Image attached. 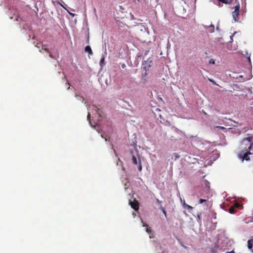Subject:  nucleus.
Instances as JSON below:
<instances>
[{
    "label": "nucleus",
    "instance_id": "27",
    "mask_svg": "<svg viewBox=\"0 0 253 253\" xmlns=\"http://www.w3.org/2000/svg\"><path fill=\"white\" fill-rule=\"evenodd\" d=\"M209 80H210V82H211L212 84H215V83L213 81H212V80H210V79Z\"/></svg>",
    "mask_w": 253,
    "mask_h": 253
},
{
    "label": "nucleus",
    "instance_id": "4",
    "mask_svg": "<svg viewBox=\"0 0 253 253\" xmlns=\"http://www.w3.org/2000/svg\"><path fill=\"white\" fill-rule=\"evenodd\" d=\"M152 65V61L150 59H148L146 61H145L143 64L142 66V70L148 71L149 69Z\"/></svg>",
    "mask_w": 253,
    "mask_h": 253
},
{
    "label": "nucleus",
    "instance_id": "30",
    "mask_svg": "<svg viewBox=\"0 0 253 253\" xmlns=\"http://www.w3.org/2000/svg\"><path fill=\"white\" fill-rule=\"evenodd\" d=\"M176 155V158H178L179 157V156H178V154H175Z\"/></svg>",
    "mask_w": 253,
    "mask_h": 253
},
{
    "label": "nucleus",
    "instance_id": "26",
    "mask_svg": "<svg viewBox=\"0 0 253 253\" xmlns=\"http://www.w3.org/2000/svg\"><path fill=\"white\" fill-rule=\"evenodd\" d=\"M157 202L160 204L162 203V201H159L158 199L157 200Z\"/></svg>",
    "mask_w": 253,
    "mask_h": 253
},
{
    "label": "nucleus",
    "instance_id": "3",
    "mask_svg": "<svg viewBox=\"0 0 253 253\" xmlns=\"http://www.w3.org/2000/svg\"><path fill=\"white\" fill-rule=\"evenodd\" d=\"M132 162L133 164L137 166V168H138V169L139 171H141L142 166H141V161H140L139 158H138V159H137V158L135 156L133 155L132 156Z\"/></svg>",
    "mask_w": 253,
    "mask_h": 253
},
{
    "label": "nucleus",
    "instance_id": "11",
    "mask_svg": "<svg viewBox=\"0 0 253 253\" xmlns=\"http://www.w3.org/2000/svg\"><path fill=\"white\" fill-rule=\"evenodd\" d=\"M143 223V226L146 227V231L148 233H151V230L150 228L148 227V225L147 224H146V223H144V222Z\"/></svg>",
    "mask_w": 253,
    "mask_h": 253
},
{
    "label": "nucleus",
    "instance_id": "22",
    "mask_svg": "<svg viewBox=\"0 0 253 253\" xmlns=\"http://www.w3.org/2000/svg\"><path fill=\"white\" fill-rule=\"evenodd\" d=\"M216 127L219 128V129H222V130L225 129V128L223 126H216Z\"/></svg>",
    "mask_w": 253,
    "mask_h": 253
},
{
    "label": "nucleus",
    "instance_id": "18",
    "mask_svg": "<svg viewBox=\"0 0 253 253\" xmlns=\"http://www.w3.org/2000/svg\"><path fill=\"white\" fill-rule=\"evenodd\" d=\"M218 0L219 1L222 2L225 4L229 3V0Z\"/></svg>",
    "mask_w": 253,
    "mask_h": 253
},
{
    "label": "nucleus",
    "instance_id": "12",
    "mask_svg": "<svg viewBox=\"0 0 253 253\" xmlns=\"http://www.w3.org/2000/svg\"><path fill=\"white\" fill-rule=\"evenodd\" d=\"M183 206L184 208H186L187 209H188L189 210H191L193 209V207H191V206L186 204L184 201Z\"/></svg>",
    "mask_w": 253,
    "mask_h": 253
},
{
    "label": "nucleus",
    "instance_id": "14",
    "mask_svg": "<svg viewBox=\"0 0 253 253\" xmlns=\"http://www.w3.org/2000/svg\"><path fill=\"white\" fill-rule=\"evenodd\" d=\"M92 107L93 109L97 113V114H98L99 116H101L100 109L95 106H92Z\"/></svg>",
    "mask_w": 253,
    "mask_h": 253
},
{
    "label": "nucleus",
    "instance_id": "15",
    "mask_svg": "<svg viewBox=\"0 0 253 253\" xmlns=\"http://www.w3.org/2000/svg\"><path fill=\"white\" fill-rule=\"evenodd\" d=\"M214 25L211 24V26H210L209 32L211 33L213 32L214 31Z\"/></svg>",
    "mask_w": 253,
    "mask_h": 253
},
{
    "label": "nucleus",
    "instance_id": "6",
    "mask_svg": "<svg viewBox=\"0 0 253 253\" xmlns=\"http://www.w3.org/2000/svg\"><path fill=\"white\" fill-rule=\"evenodd\" d=\"M142 78L141 81L143 84L146 83L147 82V71L142 70Z\"/></svg>",
    "mask_w": 253,
    "mask_h": 253
},
{
    "label": "nucleus",
    "instance_id": "5",
    "mask_svg": "<svg viewBox=\"0 0 253 253\" xmlns=\"http://www.w3.org/2000/svg\"><path fill=\"white\" fill-rule=\"evenodd\" d=\"M129 204L131 208L135 211H137L139 210V203L137 200H134L133 202L130 201Z\"/></svg>",
    "mask_w": 253,
    "mask_h": 253
},
{
    "label": "nucleus",
    "instance_id": "21",
    "mask_svg": "<svg viewBox=\"0 0 253 253\" xmlns=\"http://www.w3.org/2000/svg\"><path fill=\"white\" fill-rule=\"evenodd\" d=\"M247 56L248 57V59L249 61L251 63L250 54L248 55V53H247Z\"/></svg>",
    "mask_w": 253,
    "mask_h": 253
},
{
    "label": "nucleus",
    "instance_id": "28",
    "mask_svg": "<svg viewBox=\"0 0 253 253\" xmlns=\"http://www.w3.org/2000/svg\"><path fill=\"white\" fill-rule=\"evenodd\" d=\"M210 63H212V64H214V61H210Z\"/></svg>",
    "mask_w": 253,
    "mask_h": 253
},
{
    "label": "nucleus",
    "instance_id": "31",
    "mask_svg": "<svg viewBox=\"0 0 253 253\" xmlns=\"http://www.w3.org/2000/svg\"><path fill=\"white\" fill-rule=\"evenodd\" d=\"M198 218L199 219H200V216H199V215H198Z\"/></svg>",
    "mask_w": 253,
    "mask_h": 253
},
{
    "label": "nucleus",
    "instance_id": "7",
    "mask_svg": "<svg viewBox=\"0 0 253 253\" xmlns=\"http://www.w3.org/2000/svg\"><path fill=\"white\" fill-rule=\"evenodd\" d=\"M241 207V205L239 204H236L235 205V207H231L229 209V211L230 213H234L236 212V208H238Z\"/></svg>",
    "mask_w": 253,
    "mask_h": 253
},
{
    "label": "nucleus",
    "instance_id": "9",
    "mask_svg": "<svg viewBox=\"0 0 253 253\" xmlns=\"http://www.w3.org/2000/svg\"><path fill=\"white\" fill-rule=\"evenodd\" d=\"M253 246V238L251 239L248 241V248L250 250H252Z\"/></svg>",
    "mask_w": 253,
    "mask_h": 253
},
{
    "label": "nucleus",
    "instance_id": "13",
    "mask_svg": "<svg viewBox=\"0 0 253 253\" xmlns=\"http://www.w3.org/2000/svg\"><path fill=\"white\" fill-rule=\"evenodd\" d=\"M205 198V199H200L198 202L199 204H202L204 202H207L209 198L208 196Z\"/></svg>",
    "mask_w": 253,
    "mask_h": 253
},
{
    "label": "nucleus",
    "instance_id": "10",
    "mask_svg": "<svg viewBox=\"0 0 253 253\" xmlns=\"http://www.w3.org/2000/svg\"><path fill=\"white\" fill-rule=\"evenodd\" d=\"M100 65L101 67H103L105 65V57L103 56L100 61Z\"/></svg>",
    "mask_w": 253,
    "mask_h": 253
},
{
    "label": "nucleus",
    "instance_id": "17",
    "mask_svg": "<svg viewBox=\"0 0 253 253\" xmlns=\"http://www.w3.org/2000/svg\"><path fill=\"white\" fill-rule=\"evenodd\" d=\"M45 45H43L42 46V49L44 50V51H46L48 53H49V50L47 48H45Z\"/></svg>",
    "mask_w": 253,
    "mask_h": 253
},
{
    "label": "nucleus",
    "instance_id": "29",
    "mask_svg": "<svg viewBox=\"0 0 253 253\" xmlns=\"http://www.w3.org/2000/svg\"><path fill=\"white\" fill-rule=\"evenodd\" d=\"M232 38H233V36H230V38H231V40H233Z\"/></svg>",
    "mask_w": 253,
    "mask_h": 253
},
{
    "label": "nucleus",
    "instance_id": "20",
    "mask_svg": "<svg viewBox=\"0 0 253 253\" xmlns=\"http://www.w3.org/2000/svg\"><path fill=\"white\" fill-rule=\"evenodd\" d=\"M75 96H76V97L77 99H79L80 98H81V99H83V101L84 100V98H83V97L82 96H80V95H77V94H76Z\"/></svg>",
    "mask_w": 253,
    "mask_h": 253
},
{
    "label": "nucleus",
    "instance_id": "1",
    "mask_svg": "<svg viewBox=\"0 0 253 253\" xmlns=\"http://www.w3.org/2000/svg\"><path fill=\"white\" fill-rule=\"evenodd\" d=\"M252 140H253V137L250 136V137H248L247 138H244L242 140L243 143H244L246 141H247V142H248L247 145H249L248 149H246L245 151H244L243 150L242 151V152H241L239 155L240 158L242 159V161H244V160H245L246 161H249L250 160V158L249 157V155L252 154V153L251 152H250V151L251 150L252 146Z\"/></svg>",
    "mask_w": 253,
    "mask_h": 253
},
{
    "label": "nucleus",
    "instance_id": "16",
    "mask_svg": "<svg viewBox=\"0 0 253 253\" xmlns=\"http://www.w3.org/2000/svg\"><path fill=\"white\" fill-rule=\"evenodd\" d=\"M90 117H91L90 114V113H88V115H87V120L89 121V124H90V125L91 126H92V125L91 124V122L90 121Z\"/></svg>",
    "mask_w": 253,
    "mask_h": 253
},
{
    "label": "nucleus",
    "instance_id": "25",
    "mask_svg": "<svg viewBox=\"0 0 253 253\" xmlns=\"http://www.w3.org/2000/svg\"><path fill=\"white\" fill-rule=\"evenodd\" d=\"M49 57H51V58H53V56L52 55V54L49 52Z\"/></svg>",
    "mask_w": 253,
    "mask_h": 253
},
{
    "label": "nucleus",
    "instance_id": "23",
    "mask_svg": "<svg viewBox=\"0 0 253 253\" xmlns=\"http://www.w3.org/2000/svg\"><path fill=\"white\" fill-rule=\"evenodd\" d=\"M126 67V66L125 64L124 63V64H122V68L124 69Z\"/></svg>",
    "mask_w": 253,
    "mask_h": 253
},
{
    "label": "nucleus",
    "instance_id": "2",
    "mask_svg": "<svg viewBox=\"0 0 253 253\" xmlns=\"http://www.w3.org/2000/svg\"><path fill=\"white\" fill-rule=\"evenodd\" d=\"M240 5L239 2L234 7V10L232 12V17L235 22H238L239 20V14L240 10Z\"/></svg>",
    "mask_w": 253,
    "mask_h": 253
},
{
    "label": "nucleus",
    "instance_id": "19",
    "mask_svg": "<svg viewBox=\"0 0 253 253\" xmlns=\"http://www.w3.org/2000/svg\"><path fill=\"white\" fill-rule=\"evenodd\" d=\"M161 210H162L163 213L164 214L165 217H167V212L165 211V209L162 206H161Z\"/></svg>",
    "mask_w": 253,
    "mask_h": 253
},
{
    "label": "nucleus",
    "instance_id": "24",
    "mask_svg": "<svg viewBox=\"0 0 253 253\" xmlns=\"http://www.w3.org/2000/svg\"><path fill=\"white\" fill-rule=\"evenodd\" d=\"M86 42L87 43L89 42V35H88L87 36V40H86Z\"/></svg>",
    "mask_w": 253,
    "mask_h": 253
},
{
    "label": "nucleus",
    "instance_id": "8",
    "mask_svg": "<svg viewBox=\"0 0 253 253\" xmlns=\"http://www.w3.org/2000/svg\"><path fill=\"white\" fill-rule=\"evenodd\" d=\"M84 50L86 52H88L89 54L92 55L93 52L90 46L87 45L85 47Z\"/></svg>",
    "mask_w": 253,
    "mask_h": 253
}]
</instances>
